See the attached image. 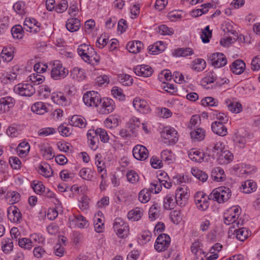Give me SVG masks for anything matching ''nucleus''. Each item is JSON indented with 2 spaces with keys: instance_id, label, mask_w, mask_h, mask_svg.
I'll use <instances>...</instances> for the list:
<instances>
[{
  "instance_id": "nucleus-1",
  "label": "nucleus",
  "mask_w": 260,
  "mask_h": 260,
  "mask_svg": "<svg viewBox=\"0 0 260 260\" xmlns=\"http://www.w3.org/2000/svg\"><path fill=\"white\" fill-rule=\"evenodd\" d=\"M77 52L82 59L88 63H91L93 61L96 62L100 61V56L94 51V49L87 44H83L78 46Z\"/></svg>"
},
{
  "instance_id": "nucleus-2",
  "label": "nucleus",
  "mask_w": 260,
  "mask_h": 260,
  "mask_svg": "<svg viewBox=\"0 0 260 260\" xmlns=\"http://www.w3.org/2000/svg\"><path fill=\"white\" fill-rule=\"evenodd\" d=\"M232 192L230 189L225 186H220L212 190L209 196V199H212L218 203H223L229 200Z\"/></svg>"
},
{
  "instance_id": "nucleus-3",
  "label": "nucleus",
  "mask_w": 260,
  "mask_h": 260,
  "mask_svg": "<svg viewBox=\"0 0 260 260\" xmlns=\"http://www.w3.org/2000/svg\"><path fill=\"white\" fill-rule=\"evenodd\" d=\"M69 74V71L58 60L55 61L52 66L51 71V77L55 80L64 79Z\"/></svg>"
},
{
  "instance_id": "nucleus-4",
  "label": "nucleus",
  "mask_w": 260,
  "mask_h": 260,
  "mask_svg": "<svg viewBox=\"0 0 260 260\" xmlns=\"http://www.w3.org/2000/svg\"><path fill=\"white\" fill-rule=\"evenodd\" d=\"M113 229L119 238H124L129 233V226L121 218H115Z\"/></svg>"
},
{
  "instance_id": "nucleus-5",
  "label": "nucleus",
  "mask_w": 260,
  "mask_h": 260,
  "mask_svg": "<svg viewBox=\"0 0 260 260\" xmlns=\"http://www.w3.org/2000/svg\"><path fill=\"white\" fill-rule=\"evenodd\" d=\"M161 137L164 140V142L168 145H173L178 140L177 132L172 127H165L161 133Z\"/></svg>"
},
{
  "instance_id": "nucleus-6",
  "label": "nucleus",
  "mask_w": 260,
  "mask_h": 260,
  "mask_svg": "<svg viewBox=\"0 0 260 260\" xmlns=\"http://www.w3.org/2000/svg\"><path fill=\"white\" fill-rule=\"evenodd\" d=\"M101 100L100 94L94 91H87L83 96V102L88 107H98Z\"/></svg>"
},
{
  "instance_id": "nucleus-7",
  "label": "nucleus",
  "mask_w": 260,
  "mask_h": 260,
  "mask_svg": "<svg viewBox=\"0 0 260 260\" xmlns=\"http://www.w3.org/2000/svg\"><path fill=\"white\" fill-rule=\"evenodd\" d=\"M14 92L21 96L30 97L35 93L36 90L29 83H19L14 87Z\"/></svg>"
},
{
  "instance_id": "nucleus-8",
  "label": "nucleus",
  "mask_w": 260,
  "mask_h": 260,
  "mask_svg": "<svg viewBox=\"0 0 260 260\" xmlns=\"http://www.w3.org/2000/svg\"><path fill=\"white\" fill-rule=\"evenodd\" d=\"M171 238L166 234H160L157 238L154 244V248L158 252L167 250L170 246Z\"/></svg>"
},
{
  "instance_id": "nucleus-9",
  "label": "nucleus",
  "mask_w": 260,
  "mask_h": 260,
  "mask_svg": "<svg viewBox=\"0 0 260 260\" xmlns=\"http://www.w3.org/2000/svg\"><path fill=\"white\" fill-rule=\"evenodd\" d=\"M208 59L211 64L215 68H220L225 66L227 59L222 53H214L208 56Z\"/></svg>"
},
{
  "instance_id": "nucleus-10",
  "label": "nucleus",
  "mask_w": 260,
  "mask_h": 260,
  "mask_svg": "<svg viewBox=\"0 0 260 260\" xmlns=\"http://www.w3.org/2000/svg\"><path fill=\"white\" fill-rule=\"evenodd\" d=\"M208 199H209L206 198V194L202 191L198 192L194 195V202L197 207L201 211H205L208 208L209 204Z\"/></svg>"
},
{
  "instance_id": "nucleus-11",
  "label": "nucleus",
  "mask_w": 260,
  "mask_h": 260,
  "mask_svg": "<svg viewBox=\"0 0 260 260\" xmlns=\"http://www.w3.org/2000/svg\"><path fill=\"white\" fill-rule=\"evenodd\" d=\"M100 105V113L103 114H108L112 112L115 108L114 101L109 98L101 99Z\"/></svg>"
},
{
  "instance_id": "nucleus-12",
  "label": "nucleus",
  "mask_w": 260,
  "mask_h": 260,
  "mask_svg": "<svg viewBox=\"0 0 260 260\" xmlns=\"http://www.w3.org/2000/svg\"><path fill=\"white\" fill-rule=\"evenodd\" d=\"M23 28L34 34L41 30L40 23L34 18H26L23 23Z\"/></svg>"
},
{
  "instance_id": "nucleus-13",
  "label": "nucleus",
  "mask_w": 260,
  "mask_h": 260,
  "mask_svg": "<svg viewBox=\"0 0 260 260\" xmlns=\"http://www.w3.org/2000/svg\"><path fill=\"white\" fill-rule=\"evenodd\" d=\"M7 216L8 219L12 222L20 223L22 221L21 213L15 206H11L8 208Z\"/></svg>"
},
{
  "instance_id": "nucleus-14",
  "label": "nucleus",
  "mask_w": 260,
  "mask_h": 260,
  "mask_svg": "<svg viewBox=\"0 0 260 260\" xmlns=\"http://www.w3.org/2000/svg\"><path fill=\"white\" fill-rule=\"evenodd\" d=\"M189 197V193L187 192L186 188L182 187L178 188L176 191L175 200L177 204L180 206H184Z\"/></svg>"
},
{
  "instance_id": "nucleus-15",
  "label": "nucleus",
  "mask_w": 260,
  "mask_h": 260,
  "mask_svg": "<svg viewBox=\"0 0 260 260\" xmlns=\"http://www.w3.org/2000/svg\"><path fill=\"white\" fill-rule=\"evenodd\" d=\"M134 157L139 160H144L148 157V151L147 148L141 145H137L133 150Z\"/></svg>"
},
{
  "instance_id": "nucleus-16",
  "label": "nucleus",
  "mask_w": 260,
  "mask_h": 260,
  "mask_svg": "<svg viewBox=\"0 0 260 260\" xmlns=\"http://www.w3.org/2000/svg\"><path fill=\"white\" fill-rule=\"evenodd\" d=\"M238 217L234 215L233 213H229L227 211L224 215V223L227 225L232 224L233 228L239 227V225L243 224V220L241 219H238Z\"/></svg>"
},
{
  "instance_id": "nucleus-17",
  "label": "nucleus",
  "mask_w": 260,
  "mask_h": 260,
  "mask_svg": "<svg viewBox=\"0 0 260 260\" xmlns=\"http://www.w3.org/2000/svg\"><path fill=\"white\" fill-rule=\"evenodd\" d=\"M134 72L137 75L144 77H148L152 75L153 70L147 65H141L137 66L134 68Z\"/></svg>"
},
{
  "instance_id": "nucleus-18",
  "label": "nucleus",
  "mask_w": 260,
  "mask_h": 260,
  "mask_svg": "<svg viewBox=\"0 0 260 260\" xmlns=\"http://www.w3.org/2000/svg\"><path fill=\"white\" fill-rule=\"evenodd\" d=\"M15 100L11 96H6L0 99V113L9 111L13 106Z\"/></svg>"
},
{
  "instance_id": "nucleus-19",
  "label": "nucleus",
  "mask_w": 260,
  "mask_h": 260,
  "mask_svg": "<svg viewBox=\"0 0 260 260\" xmlns=\"http://www.w3.org/2000/svg\"><path fill=\"white\" fill-rule=\"evenodd\" d=\"M245 63L241 59H237L234 61L231 67L232 72L237 75H240L244 72L245 70Z\"/></svg>"
},
{
  "instance_id": "nucleus-20",
  "label": "nucleus",
  "mask_w": 260,
  "mask_h": 260,
  "mask_svg": "<svg viewBox=\"0 0 260 260\" xmlns=\"http://www.w3.org/2000/svg\"><path fill=\"white\" fill-rule=\"evenodd\" d=\"M233 158V154L230 151L225 150L219 155L217 160L221 165H225L231 162Z\"/></svg>"
},
{
  "instance_id": "nucleus-21",
  "label": "nucleus",
  "mask_w": 260,
  "mask_h": 260,
  "mask_svg": "<svg viewBox=\"0 0 260 260\" xmlns=\"http://www.w3.org/2000/svg\"><path fill=\"white\" fill-rule=\"evenodd\" d=\"M80 25V21L76 18L68 19L66 24L67 29L70 32H75L78 30Z\"/></svg>"
},
{
  "instance_id": "nucleus-22",
  "label": "nucleus",
  "mask_w": 260,
  "mask_h": 260,
  "mask_svg": "<svg viewBox=\"0 0 260 260\" xmlns=\"http://www.w3.org/2000/svg\"><path fill=\"white\" fill-rule=\"evenodd\" d=\"M221 123H217V121H214L212 123L211 128L214 133L220 136H224L227 134V128Z\"/></svg>"
},
{
  "instance_id": "nucleus-23",
  "label": "nucleus",
  "mask_w": 260,
  "mask_h": 260,
  "mask_svg": "<svg viewBox=\"0 0 260 260\" xmlns=\"http://www.w3.org/2000/svg\"><path fill=\"white\" fill-rule=\"evenodd\" d=\"M87 137L90 148L93 150H96L98 147L97 143L99 142V139L95 136L94 129H89L87 133Z\"/></svg>"
},
{
  "instance_id": "nucleus-24",
  "label": "nucleus",
  "mask_w": 260,
  "mask_h": 260,
  "mask_svg": "<svg viewBox=\"0 0 260 260\" xmlns=\"http://www.w3.org/2000/svg\"><path fill=\"white\" fill-rule=\"evenodd\" d=\"M213 180L217 182L223 181L225 178V175L223 170L220 167L214 168L211 173Z\"/></svg>"
},
{
  "instance_id": "nucleus-25",
  "label": "nucleus",
  "mask_w": 260,
  "mask_h": 260,
  "mask_svg": "<svg viewBox=\"0 0 260 260\" xmlns=\"http://www.w3.org/2000/svg\"><path fill=\"white\" fill-rule=\"evenodd\" d=\"M134 108L141 113H145L148 110L149 106L147 102L144 100L135 99L133 101Z\"/></svg>"
},
{
  "instance_id": "nucleus-26",
  "label": "nucleus",
  "mask_w": 260,
  "mask_h": 260,
  "mask_svg": "<svg viewBox=\"0 0 260 260\" xmlns=\"http://www.w3.org/2000/svg\"><path fill=\"white\" fill-rule=\"evenodd\" d=\"M143 47V44L139 41H134L129 42L126 46L127 50L133 53L139 52Z\"/></svg>"
},
{
  "instance_id": "nucleus-27",
  "label": "nucleus",
  "mask_w": 260,
  "mask_h": 260,
  "mask_svg": "<svg viewBox=\"0 0 260 260\" xmlns=\"http://www.w3.org/2000/svg\"><path fill=\"white\" fill-rule=\"evenodd\" d=\"M149 218L153 221L159 218L160 215V207L157 203H154L149 210Z\"/></svg>"
},
{
  "instance_id": "nucleus-28",
  "label": "nucleus",
  "mask_w": 260,
  "mask_h": 260,
  "mask_svg": "<svg viewBox=\"0 0 260 260\" xmlns=\"http://www.w3.org/2000/svg\"><path fill=\"white\" fill-rule=\"evenodd\" d=\"M177 204L174 196L173 194H169L166 196L164 200V207L166 210L174 209Z\"/></svg>"
},
{
  "instance_id": "nucleus-29",
  "label": "nucleus",
  "mask_w": 260,
  "mask_h": 260,
  "mask_svg": "<svg viewBox=\"0 0 260 260\" xmlns=\"http://www.w3.org/2000/svg\"><path fill=\"white\" fill-rule=\"evenodd\" d=\"M204 153L196 149H192L188 152V156L192 161L201 162L204 159Z\"/></svg>"
},
{
  "instance_id": "nucleus-30",
  "label": "nucleus",
  "mask_w": 260,
  "mask_h": 260,
  "mask_svg": "<svg viewBox=\"0 0 260 260\" xmlns=\"http://www.w3.org/2000/svg\"><path fill=\"white\" fill-rule=\"evenodd\" d=\"M70 123L72 125L80 128L85 127L86 125L85 118L77 115L72 117Z\"/></svg>"
},
{
  "instance_id": "nucleus-31",
  "label": "nucleus",
  "mask_w": 260,
  "mask_h": 260,
  "mask_svg": "<svg viewBox=\"0 0 260 260\" xmlns=\"http://www.w3.org/2000/svg\"><path fill=\"white\" fill-rule=\"evenodd\" d=\"M128 128L131 133H132L133 137L137 135L136 129L139 127L140 125V121L137 117H134L129 119L128 122Z\"/></svg>"
},
{
  "instance_id": "nucleus-32",
  "label": "nucleus",
  "mask_w": 260,
  "mask_h": 260,
  "mask_svg": "<svg viewBox=\"0 0 260 260\" xmlns=\"http://www.w3.org/2000/svg\"><path fill=\"white\" fill-rule=\"evenodd\" d=\"M225 103L229 110L232 113H238L242 110V105L239 103L232 102L230 100H226Z\"/></svg>"
},
{
  "instance_id": "nucleus-33",
  "label": "nucleus",
  "mask_w": 260,
  "mask_h": 260,
  "mask_svg": "<svg viewBox=\"0 0 260 260\" xmlns=\"http://www.w3.org/2000/svg\"><path fill=\"white\" fill-rule=\"evenodd\" d=\"M148 52L151 54H157L163 51L165 49V45L162 42H156L154 44L149 46Z\"/></svg>"
},
{
  "instance_id": "nucleus-34",
  "label": "nucleus",
  "mask_w": 260,
  "mask_h": 260,
  "mask_svg": "<svg viewBox=\"0 0 260 260\" xmlns=\"http://www.w3.org/2000/svg\"><path fill=\"white\" fill-rule=\"evenodd\" d=\"M14 48L12 47L3 48L1 53V57L4 61L9 62L13 59L14 53Z\"/></svg>"
},
{
  "instance_id": "nucleus-35",
  "label": "nucleus",
  "mask_w": 260,
  "mask_h": 260,
  "mask_svg": "<svg viewBox=\"0 0 260 260\" xmlns=\"http://www.w3.org/2000/svg\"><path fill=\"white\" fill-rule=\"evenodd\" d=\"M143 215V210L139 207H136L129 211L127 213V217L133 221H138L141 219Z\"/></svg>"
},
{
  "instance_id": "nucleus-36",
  "label": "nucleus",
  "mask_w": 260,
  "mask_h": 260,
  "mask_svg": "<svg viewBox=\"0 0 260 260\" xmlns=\"http://www.w3.org/2000/svg\"><path fill=\"white\" fill-rule=\"evenodd\" d=\"M31 111L37 114L43 115L47 112V108L42 102H37L34 104L31 108Z\"/></svg>"
},
{
  "instance_id": "nucleus-37",
  "label": "nucleus",
  "mask_w": 260,
  "mask_h": 260,
  "mask_svg": "<svg viewBox=\"0 0 260 260\" xmlns=\"http://www.w3.org/2000/svg\"><path fill=\"white\" fill-rule=\"evenodd\" d=\"M206 66V62L203 59H195L191 63V68L193 70L197 72L203 71Z\"/></svg>"
},
{
  "instance_id": "nucleus-38",
  "label": "nucleus",
  "mask_w": 260,
  "mask_h": 260,
  "mask_svg": "<svg viewBox=\"0 0 260 260\" xmlns=\"http://www.w3.org/2000/svg\"><path fill=\"white\" fill-rule=\"evenodd\" d=\"M41 151L46 159H51L55 156L52 148L48 145H42L41 146Z\"/></svg>"
},
{
  "instance_id": "nucleus-39",
  "label": "nucleus",
  "mask_w": 260,
  "mask_h": 260,
  "mask_svg": "<svg viewBox=\"0 0 260 260\" xmlns=\"http://www.w3.org/2000/svg\"><path fill=\"white\" fill-rule=\"evenodd\" d=\"M223 145L220 142H216L211 151L210 152V155L213 159H217L219 155L223 152Z\"/></svg>"
},
{
  "instance_id": "nucleus-40",
  "label": "nucleus",
  "mask_w": 260,
  "mask_h": 260,
  "mask_svg": "<svg viewBox=\"0 0 260 260\" xmlns=\"http://www.w3.org/2000/svg\"><path fill=\"white\" fill-rule=\"evenodd\" d=\"M70 76L73 79L77 81L82 80L85 78L84 71L76 67L71 70Z\"/></svg>"
},
{
  "instance_id": "nucleus-41",
  "label": "nucleus",
  "mask_w": 260,
  "mask_h": 260,
  "mask_svg": "<svg viewBox=\"0 0 260 260\" xmlns=\"http://www.w3.org/2000/svg\"><path fill=\"white\" fill-rule=\"evenodd\" d=\"M191 138L194 141H202L204 139L205 136V131L201 128H197L194 131L190 132Z\"/></svg>"
},
{
  "instance_id": "nucleus-42",
  "label": "nucleus",
  "mask_w": 260,
  "mask_h": 260,
  "mask_svg": "<svg viewBox=\"0 0 260 260\" xmlns=\"http://www.w3.org/2000/svg\"><path fill=\"white\" fill-rule=\"evenodd\" d=\"M243 192L249 193L254 191L256 188V184L252 180H248L242 185Z\"/></svg>"
},
{
  "instance_id": "nucleus-43",
  "label": "nucleus",
  "mask_w": 260,
  "mask_h": 260,
  "mask_svg": "<svg viewBox=\"0 0 260 260\" xmlns=\"http://www.w3.org/2000/svg\"><path fill=\"white\" fill-rule=\"evenodd\" d=\"M234 232L236 233L237 239L241 241H244L249 235L248 230L244 228H241L238 230H235Z\"/></svg>"
},
{
  "instance_id": "nucleus-44",
  "label": "nucleus",
  "mask_w": 260,
  "mask_h": 260,
  "mask_svg": "<svg viewBox=\"0 0 260 260\" xmlns=\"http://www.w3.org/2000/svg\"><path fill=\"white\" fill-rule=\"evenodd\" d=\"M161 161H164L168 164H170L174 160V155L171 150H164L161 153Z\"/></svg>"
},
{
  "instance_id": "nucleus-45",
  "label": "nucleus",
  "mask_w": 260,
  "mask_h": 260,
  "mask_svg": "<svg viewBox=\"0 0 260 260\" xmlns=\"http://www.w3.org/2000/svg\"><path fill=\"white\" fill-rule=\"evenodd\" d=\"M29 144L26 142H22L19 144L17 150L19 156H24L29 152Z\"/></svg>"
},
{
  "instance_id": "nucleus-46",
  "label": "nucleus",
  "mask_w": 260,
  "mask_h": 260,
  "mask_svg": "<svg viewBox=\"0 0 260 260\" xmlns=\"http://www.w3.org/2000/svg\"><path fill=\"white\" fill-rule=\"evenodd\" d=\"M96 137L99 136L101 141L103 143H107L109 140V137L107 131L102 128H98L94 130Z\"/></svg>"
},
{
  "instance_id": "nucleus-47",
  "label": "nucleus",
  "mask_w": 260,
  "mask_h": 260,
  "mask_svg": "<svg viewBox=\"0 0 260 260\" xmlns=\"http://www.w3.org/2000/svg\"><path fill=\"white\" fill-rule=\"evenodd\" d=\"M29 80L34 85H39L45 81V77L40 74L34 73L28 77Z\"/></svg>"
},
{
  "instance_id": "nucleus-48",
  "label": "nucleus",
  "mask_w": 260,
  "mask_h": 260,
  "mask_svg": "<svg viewBox=\"0 0 260 260\" xmlns=\"http://www.w3.org/2000/svg\"><path fill=\"white\" fill-rule=\"evenodd\" d=\"M13 9L19 15H23L25 13L26 5L23 1H18L13 5Z\"/></svg>"
},
{
  "instance_id": "nucleus-49",
  "label": "nucleus",
  "mask_w": 260,
  "mask_h": 260,
  "mask_svg": "<svg viewBox=\"0 0 260 260\" xmlns=\"http://www.w3.org/2000/svg\"><path fill=\"white\" fill-rule=\"evenodd\" d=\"M175 53L176 56L186 57L193 54L194 52L190 48H180L176 49Z\"/></svg>"
},
{
  "instance_id": "nucleus-50",
  "label": "nucleus",
  "mask_w": 260,
  "mask_h": 260,
  "mask_svg": "<svg viewBox=\"0 0 260 260\" xmlns=\"http://www.w3.org/2000/svg\"><path fill=\"white\" fill-rule=\"evenodd\" d=\"M150 192L149 189L141 190L139 193V200L142 203L148 202L150 199Z\"/></svg>"
},
{
  "instance_id": "nucleus-51",
  "label": "nucleus",
  "mask_w": 260,
  "mask_h": 260,
  "mask_svg": "<svg viewBox=\"0 0 260 260\" xmlns=\"http://www.w3.org/2000/svg\"><path fill=\"white\" fill-rule=\"evenodd\" d=\"M34 191L39 194H43L45 192V187L42 182L34 181L32 184Z\"/></svg>"
},
{
  "instance_id": "nucleus-52",
  "label": "nucleus",
  "mask_w": 260,
  "mask_h": 260,
  "mask_svg": "<svg viewBox=\"0 0 260 260\" xmlns=\"http://www.w3.org/2000/svg\"><path fill=\"white\" fill-rule=\"evenodd\" d=\"M212 31L209 29V26H207L204 29L202 30L201 38L203 43H208L211 38Z\"/></svg>"
},
{
  "instance_id": "nucleus-53",
  "label": "nucleus",
  "mask_w": 260,
  "mask_h": 260,
  "mask_svg": "<svg viewBox=\"0 0 260 260\" xmlns=\"http://www.w3.org/2000/svg\"><path fill=\"white\" fill-rule=\"evenodd\" d=\"M13 242L12 239L7 238L4 239L3 242L2 250L6 253H9L13 250Z\"/></svg>"
},
{
  "instance_id": "nucleus-54",
  "label": "nucleus",
  "mask_w": 260,
  "mask_h": 260,
  "mask_svg": "<svg viewBox=\"0 0 260 260\" xmlns=\"http://www.w3.org/2000/svg\"><path fill=\"white\" fill-rule=\"evenodd\" d=\"M94 228L97 233H101L104 229V223L101 218L95 217L94 219Z\"/></svg>"
},
{
  "instance_id": "nucleus-55",
  "label": "nucleus",
  "mask_w": 260,
  "mask_h": 260,
  "mask_svg": "<svg viewBox=\"0 0 260 260\" xmlns=\"http://www.w3.org/2000/svg\"><path fill=\"white\" fill-rule=\"evenodd\" d=\"M23 28L20 25L13 26L11 29V33L14 38L21 39L23 37Z\"/></svg>"
},
{
  "instance_id": "nucleus-56",
  "label": "nucleus",
  "mask_w": 260,
  "mask_h": 260,
  "mask_svg": "<svg viewBox=\"0 0 260 260\" xmlns=\"http://www.w3.org/2000/svg\"><path fill=\"white\" fill-rule=\"evenodd\" d=\"M119 82L123 85L130 86L133 83V79L127 74H121L118 77Z\"/></svg>"
},
{
  "instance_id": "nucleus-57",
  "label": "nucleus",
  "mask_w": 260,
  "mask_h": 260,
  "mask_svg": "<svg viewBox=\"0 0 260 260\" xmlns=\"http://www.w3.org/2000/svg\"><path fill=\"white\" fill-rule=\"evenodd\" d=\"M201 104L204 106H217L218 101L212 97L208 96L202 100Z\"/></svg>"
},
{
  "instance_id": "nucleus-58",
  "label": "nucleus",
  "mask_w": 260,
  "mask_h": 260,
  "mask_svg": "<svg viewBox=\"0 0 260 260\" xmlns=\"http://www.w3.org/2000/svg\"><path fill=\"white\" fill-rule=\"evenodd\" d=\"M127 179L131 183H135L139 180L138 174L134 171L131 170L126 174Z\"/></svg>"
},
{
  "instance_id": "nucleus-59",
  "label": "nucleus",
  "mask_w": 260,
  "mask_h": 260,
  "mask_svg": "<svg viewBox=\"0 0 260 260\" xmlns=\"http://www.w3.org/2000/svg\"><path fill=\"white\" fill-rule=\"evenodd\" d=\"M68 7V2L66 0H61L59 3L55 6V11L58 13H61L66 11Z\"/></svg>"
},
{
  "instance_id": "nucleus-60",
  "label": "nucleus",
  "mask_w": 260,
  "mask_h": 260,
  "mask_svg": "<svg viewBox=\"0 0 260 260\" xmlns=\"http://www.w3.org/2000/svg\"><path fill=\"white\" fill-rule=\"evenodd\" d=\"M18 244L21 247L28 250L31 249L33 246L31 240L26 238L19 239Z\"/></svg>"
},
{
  "instance_id": "nucleus-61",
  "label": "nucleus",
  "mask_w": 260,
  "mask_h": 260,
  "mask_svg": "<svg viewBox=\"0 0 260 260\" xmlns=\"http://www.w3.org/2000/svg\"><path fill=\"white\" fill-rule=\"evenodd\" d=\"M192 174L199 180L202 181L203 182H205L207 178L208 175L205 172L199 170H193Z\"/></svg>"
},
{
  "instance_id": "nucleus-62",
  "label": "nucleus",
  "mask_w": 260,
  "mask_h": 260,
  "mask_svg": "<svg viewBox=\"0 0 260 260\" xmlns=\"http://www.w3.org/2000/svg\"><path fill=\"white\" fill-rule=\"evenodd\" d=\"M54 103L61 105H66L67 99L66 97L61 93H59L54 95L52 98Z\"/></svg>"
},
{
  "instance_id": "nucleus-63",
  "label": "nucleus",
  "mask_w": 260,
  "mask_h": 260,
  "mask_svg": "<svg viewBox=\"0 0 260 260\" xmlns=\"http://www.w3.org/2000/svg\"><path fill=\"white\" fill-rule=\"evenodd\" d=\"M111 93L115 98L120 100L124 99V95L123 93L122 90L117 86H114L112 88Z\"/></svg>"
},
{
  "instance_id": "nucleus-64",
  "label": "nucleus",
  "mask_w": 260,
  "mask_h": 260,
  "mask_svg": "<svg viewBox=\"0 0 260 260\" xmlns=\"http://www.w3.org/2000/svg\"><path fill=\"white\" fill-rule=\"evenodd\" d=\"M57 130L59 133L63 137H68L72 133L70 128L67 127L65 124H60L58 127Z\"/></svg>"
}]
</instances>
